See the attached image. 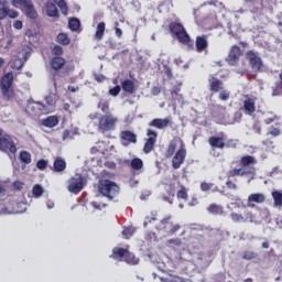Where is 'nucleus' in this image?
<instances>
[{
	"label": "nucleus",
	"instance_id": "22",
	"mask_svg": "<svg viewBox=\"0 0 282 282\" xmlns=\"http://www.w3.org/2000/svg\"><path fill=\"white\" fill-rule=\"evenodd\" d=\"M221 89H224V82L215 76H212L209 78V91L217 94V91H221Z\"/></svg>",
	"mask_w": 282,
	"mask_h": 282
},
{
	"label": "nucleus",
	"instance_id": "50",
	"mask_svg": "<svg viewBox=\"0 0 282 282\" xmlns=\"http://www.w3.org/2000/svg\"><path fill=\"white\" fill-rule=\"evenodd\" d=\"M152 221H158V217L155 216V214H152L151 216L145 217L143 227L147 228L149 226V224H151Z\"/></svg>",
	"mask_w": 282,
	"mask_h": 282
},
{
	"label": "nucleus",
	"instance_id": "10",
	"mask_svg": "<svg viewBox=\"0 0 282 282\" xmlns=\"http://www.w3.org/2000/svg\"><path fill=\"white\" fill-rule=\"evenodd\" d=\"M181 226L171 221V216L162 219L159 225V229L166 232V235H175L180 230Z\"/></svg>",
	"mask_w": 282,
	"mask_h": 282
},
{
	"label": "nucleus",
	"instance_id": "57",
	"mask_svg": "<svg viewBox=\"0 0 282 282\" xmlns=\"http://www.w3.org/2000/svg\"><path fill=\"white\" fill-rule=\"evenodd\" d=\"M281 134V130L279 128H271V130L269 131V135H273L274 138H276V135Z\"/></svg>",
	"mask_w": 282,
	"mask_h": 282
},
{
	"label": "nucleus",
	"instance_id": "26",
	"mask_svg": "<svg viewBox=\"0 0 282 282\" xmlns=\"http://www.w3.org/2000/svg\"><path fill=\"white\" fill-rule=\"evenodd\" d=\"M42 127H46L47 129H54V127H58V117L48 116L41 120Z\"/></svg>",
	"mask_w": 282,
	"mask_h": 282
},
{
	"label": "nucleus",
	"instance_id": "14",
	"mask_svg": "<svg viewBox=\"0 0 282 282\" xmlns=\"http://www.w3.org/2000/svg\"><path fill=\"white\" fill-rule=\"evenodd\" d=\"M239 58H241V48L237 45H232L226 57V62L228 65L235 66L239 63Z\"/></svg>",
	"mask_w": 282,
	"mask_h": 282
},
{
	"label": "nucleus",
	"instance_id": "54",
	"mask_svg": "<svg viewBox=\"0 0 282 282\" xmlns=\"http://www.w3.org/2000/svg\"><path fill=\"white\" fill-rule=\"evenodd\" d=\"M155 232H153V231H148L147 234H145V236H144V239H145V241H153V239H155Z\"/></svg>",
	"mask_w": 282,
	"mask_h": 282
},
{
	"label": "nucleus",
	"instance_id": "63",
	"mask_svg": "<svg viewBox=\"0 0 282 282\" xmlns=\"http://www.w3.org/2000/svg\"><path fill=\"white\" fill-rule=\"evenodd\" d=\"M265 124H272L274 122V118H268L264 120Z\"/></svg>",
	"mask_w": 282,
	"mask_h": 282
},
{
	"label": "nucleus",
	"instance_id": "60",
	"mask_svg": "<svg viewBox=\"0 0 282 282\" xmlns=\"http://www.w3.org/2000/svg\"><path fill=\"white\" fill-rule=\"evenodd\" d=\"M161 91H162V88H160V86H154L152 88V95L153 96H158Z\"/></svg>",
	"mask_w": 282,
	"mask_h": 282
},
{
	"label": "nucleus",
	"instance_id": "3",
	"mask_svg": "<svg viewBox=\"0 0 282 282\" xmlns=\"http://www.w3.org/2000/svg\"><path fill=\"white\" fill-rule=\"evenodd\" d=\"M14 74L12 72L6 73L0 79V89L2 94L3 100L10 102V100H14Z\"/></svg>",
	"mask_w": 282,
	"mask_h": 282
},
{
	"label": "nucleus",
	"instance_id": "56",
	"mask_svg": "<svg viewBox=\"0 0 282 282\" xmlns=\"http://www.w3.org/2000/svg\"><path fill=\"white\" fill-rule=\"evenodd\" d=\"M109 94H110V96H118V94H120V86H115V87L110 88Z\"/></svg>",
	"mask_w": 282,
	"mask_h": 282
},
{
	"label": "nucleus",
	"instance_id": "1",
	"mask_svg": "<svg viewBox=\"0 0 282 282\" xmlns=\"http://www.w3.org/2000/svg\"><path fill=\"white\" fill-rule=\"evenodd\" d=\"M239 164L241 167H235L228 172V180L226 182L227 188L230 191H237V183L232 182L230 177H246L251 176V180H254L257 175V159L252 155H243L240 158Z\"/></svg>",
	"mask_w": 282,
	"mask_h": 282
},
{
	"label": "nucleus",
	"instance_id": "48",
	"mask_svg": "<svg viewBox=\"0 0 282 282\" xmlns=\"http://www.w3.org/2000/svg\"><path fill=\"white\" fill-rule=\"evenodd\" d=\"M45 104L51 108V110L54 111V107H56V101L54 100V97L52 96H46L45 97Z\"/></svg>",
	"mask_w": 282,
	"mask_h": 282
},
{
	"label": "nucleus",
	"instance_id": "49",
	"mask_svg": "<svg viewBox=\"0 0 282 282\" xmlns=\"http://www.w3.org/2000/svg\"><path fill=\"white\" fill-rule=\"evenodd\" d=\"M180 91H182V89L180 87H174L171 90V96H172L173 100H177V99L182 98V95H180Z\"/></svg>",
	"mask_w": 282,
	"mask_h": 282
},
{
	"label": "nucleus",
	"instance_id": "12",
	"mask_svg": "<svg viewBox=\"0 0 282 282\" xmlns=\"http://www.w3.org/2000/svg\"><path fill=\"white\" fill-rule=\"evenodd\" d=\"M148 139L145 140L144 147H143V153L149 155L153 149H155V142H158V132L154 130L148 129L147 131Z\"/></svg>",
	"mask_w": 282,
	"mask_h": 282
},
{
	"label": "nucleus",
	"instance_id": "28",
	"mask_svg": "<svg viewBox=\"0 0 282 282\" xmlns=\"http://www.w3.org/2000/svg\"><path fill=\"white\" fill-rule=\"evenodd\" d=\"M265 202V195L261 193L250 194L248 196L249 204H263Z\"/></svg>",
	"mask_w": 282,
	"mask_h": 282
},
{
	"label": "nucleus",
	"instance_id": "42",
	"mask_svg": "<svg viewBox=\"0 0 282 282\" xmlns=\"http://www.w3.org/2000/svg\"><path fill=\"white\" fill-rule=\"evenodd\" d=\"M98 109H100L102 113H109V101L100 99L98 104Z\"/></svg>",
	"mask_w": 282,
	"mask_h": 282
},
{
	"label": "nucleus",
	"instance_id": "44",
	"mask_svg": "<svg viewBox=\"0 0 282 282\" xmlns=\"http://www.w3.org/2000/svg\"><path fill=\"white\" fill-rule=\"evenodd\" d=\"M162 199L163 202H167V204H173V199H175V192H167V195H163Z\"/></svg>",
	"mask_w": 282,
	"mask_h": 282
},
{
	"label": "nucleus",
	"instance_id": "36",
	"mask_svg": "<svg viewBox=\"0 0 282 282\" xmlns=\"http://www.w3.org/2000/svg\"><path fill=\"white\" fill-rule=\"evenodd\" d=\"M68 28L72 30V32H78L80 29V20L77 18H73L68 21Z\"/></svg>",
	"mask_w": 282,
	"mask_h": 282
},
{
	"label": "nucleus",
	"instance_id": "23",
	"mask_svg": "<svg viewBox=\"0 0 282 282\" xmlns=\"http://www.w3.org/2000/svg\"><path fill=\"white\" fill-rule=\"evenodd\" d=\"M127 250V248L115 247L110 254V259H113L115 261H124Z\"/></svg>",
	"mask_w": 282,
	"mask_h": 282
},
{
	"label": "nucleus",
	"instance_id": "17",
	"mask_svg": "<svg viewBox=\"0 0 282 282\" xmlns=\"http://www.w3.org/2000/svg\"><path fill=\"white\" fill-rule=\"evenodd\" d=\"M230 218L236 224H241L246 221H252V219H254V216L252 215V212L245 209L242 214L231 213Z\"/></svg>",
	"mask_w": 282,
	"mask_h": 282
},
{
	"label": "nucleus",
	"instance_id": "20",
	"mask_svg": "<svg viewBox=\"0 0 282 282\" xmlns=\"http://www.w3.org/2000/svg\"><path fill=\"white\" fill-rule=\"evenodd\" d=\"M67 61L63 56H54L50 61V67L53 69V72H59V69H63L65 67V64Z\"/></svg>",
	"mask_w": 282,
	"mask_h": 282
},
{
	"label": "nucleus",
	"instance_id": "59",
	"mask_svg": "<svg viewBox=\"0 0 282 282\" xmlns=\"http://www.w3.org/2000/svg\"><path fill=\"white\" fill-rule=\"evenodd\" d=\"M13 28L15 30H21V28H23V22H21V20H17L14 23H13Z\"/></svg>",
	"mask_w": 282,
	"mask_h": 282
},
{
	"label": "nucleus",
	"instance_id": "53",
	"mask_svg": "<svg viewBox=\"0 0 282 282\" xmlns=\"http://www.w3.org/2000/svg\"><path fill=\"white\" fill-rule=\"evenodd\" d=\"M228 98H230V91H228V90H223V91L219 94V99H220V100H228Z\"/></svg>",
	"mask_w": 282,
	"mask_h": 282
},
{
	"label": "nucleus",
	"instance_id": "37",
	"mask_svg": "<svg viewBox=\"0 0 282 282\" xmlns=\"http://www.w3.org/2000/svg\"><path fill=\"white\" fill-rule=\"evenodd\" d=\"M207 210L212 215H221L224 213V208L217 204H210Z\"/></svg>",
	"mask_w": 282,
	"mask_h": 282
},
{
	"label": "nucleus",
	"instance_id": "55",
	"mask_svg": "<svg viewBox=\"0 0 282 282\" xmlns=\"http://www.w3.org/2000/svg\"><path fill=\"white\" fill-rule=\"evenodd\" d=\"M116 28H115V34L118 39H122V30L120 28H118V25H120V23L116 22L115 23Z\"/></svg>",
	"mask_w": 282,
	"mask_h": 282
},
{
	"label": "nucleus",
	"instance_id": "41",
	"mask_svg": "<svg viewBox=\"0 0 282 282\" xmlns=\"http://www.w3.org/2000/svg\"><path fill=\"white\" fill-rule=\"evenodd\" d=\"M57 7L59 8V10H61L62 14H64V17H67V14H69V8L67 7V2H65V0H58Z\"/></svg>",
	"mask_w": 282,
	"mask_h": 282
},
{
	"label": "nucleus",
	"instance_id": "30",
	"mask_svg": "<svg viewBox=\"0 0 282 282\" xmlns=\"http://www.w3.org/2000/svg\"><path fill=\"white\" fill-rule=\"evenodd\" d=\"M45 12L47 17H51V18L58 17V9L56 8V4H54V2L45 3Z\"/></svg>",
	"mask_w": 282,
	"mask_h": 282
},
{
	"label": "nucleus",
	"instance_id": "8",
	"mask_svg": "<svg viewBox=\"0 0 282 282\" xmlns=\"http://www.w3.org/2000/svg\"><path fill=\"white\" fill-rule=\"evenodd\" d=\"M67 184V191L73 193V195H78L85 188V177L83 175L72 176Z\"/></svg>",
	"mask_w": 282,
	"mask_h": 282
},
{
	"label": "nucleus",
	"instance_id": "24",
	"mask_svg": "<svg viewBox=\"0 0 282 282\" xmlns=\"http://www.w3.org/2000/svg\"><path fill=\"white\" fill-rule=\"evenodd\" d=\"M65 169H67V162L65 161V159L57 156L55 158L54 162H53V172L54 173H63V171H65Z\"/></svg>",
	"mask_w": 282,
	"mask_h": 282
},
{
	"label": "nucleus",
	"instance_id": "16",
	"mask_svg": "<svg viewBox=\"0 0 282 282\" xmlns=\"http://www.w3.org/2000/svg\"><path fill=\"white\" fill-rule=\"evenodd\" d=\"M31 109L33 116H47V113H52V111H54L50 106H46V104L41 101L33 102Z\"/></svg>",
	"mask_w": 282,
	"mask_h": 282
},
{
	"label": "nucleus",
	"instance_id": "43",
	"mask_svg": "<svg viewBox=\"0 0 282 282\" xmlns=\"http://www.w3.org/2000/svg\"><path fill=\"white\" fill-rule=\"evenodd\" d=\"M32 194L33 197H41V195H43V186H41L40 184L34 185Z\"/></svg>",
	"mask_w": 282,
	"mask_h": 282
},
{
	"label": "nucleus",
	"instance_id": "47",
	"mask_svg": "<svg viewBox=\"0 0 282 282\" xmlns=\"http://www.w3.org/2000/svg\"><path fill=\"white\" fill-rule=\"evenodd\" d=\"M242 259H245V261H252V259H257V254L254 253V251H245L242 254Z\"/></svg>",
	"mask_w": 282,
	"mask_h": 282
},
{
	"label": "nucleus",
	"instance_id": "64",
	"mask_svg": "<svg viewBox=\"0 0 282 282\" xmlns=\"http://www.w3.org/2000/svg\"><path fill=\"white\" fill-rule=\"evenodd\" d=\"M253 129L256 130V132H258L259 134H261V128L258 127L257 124L253 127Z\"/></svg>",
	"mask_w": 282,
	"mask_h": 282
},
{
	"label": "nucleus",
	"instance_id": "39",
	"mask_svg": "<svg viewBox=\"0 0 282 282\" xmlns=\"http://www.w3.org/2000/svg\"><path fill=\"white\" fill-rule=\"evenodd\" d=\"M176 149H177V143H175L174 141H171L165 152V158H173V155H175Z\"/></svg>",
	"mask_w": 282,
	"mask_h": 282
},
{
	"label": "nucleus",
	"instance_id": "34",
	"mask_svg": "<svg viewBox=\"0 0 282 282\" xmlns=\"http://www.w3.org/2000/svg\"><path fill=\"white\" fill-rule=\"evenodd\" d=\"M102 36H105V22H99L97 24L96 33H95V39L97 41H102Z\"/></svg>",
	"mask_w": 282,
	"mask_h": 282
},
{
	"label": "nucleus",
	"instance_id": "13",
	"mask_svg": "<svg viewBox=\"0 0 282 282\" xmlns=\"http://www.w3.org/2000/svg\"><path fill=\"white\" fill-rule=\"evenodd\" d=\"M17 19L19 17V12L10 9L8 6V1L0 0V21H3L4 19Z\"/></svg>",
	"mask_w": 282,
	"mask_h": 282
},
{
	"label": "nucleus",
	"instance_id": "38",
	"mask_svg": "<svg viewBox=\"0 0 282 282\" xmlns=\"http://www.w3.org/2000/svg\"><path fill=\"white\" fill-rule=\"evenodd\" d=\"M57 43H59V45H69V43H72V40L66 33H59L57 35Z\"/></svg>",
	"mask_w": 282,
	"mask_h": 282
},
{
	"label": "nucleus",
	"instance_id": "45",
	"mask_svg": "<svg viewBox=\"0 0 282 282\" xmlns=\"http://www.w3.org/2000/svg\"><path fill=\"white\" fill-rule=\"evenodd\" d=\"M133 232H135V229H133L132 227H126L122 230V235L126 239H131V237H133Z\"/></svg>",
	"mask_w": 282,
	"mask_h": 282
},
{
	"label": "nucleus",
	"instance_id": "46",
	"mask_svg": "<svg viewBox=\"0 0 282 282\" xmlns=\"http://www.w3.org/2000/svg\"><path fill=\"white\" fill-rule=\"evenodd\" d=\"M52 54L53 56H63L64 54L63 46L58 44L54 45L52 48Z\"/></svg>",
	"mask_w": 282,
	"mask_h": 282
},
{
	"label": "nucleus",
	"instance_id": "19",
	"mask_svg": "<svg viewBox=\"0 0 282 282\" xmlns=\"http://www.w3.org/2000/svg\"><path fill=\"white\" fill-rule=\"evenodd\" d=\"M195 50L198 54H202V52L208 51V35L203 34V35L196 36Z\"/></svg>",
	"mask_w": 282,
	"mask_h": 282
},
{
	"label": "nucleus",
	"instance_id": "7",
	"mask_svg": "<svg viewBox=\"0 0 282 282\" xmlns=\"http://www.w3.org/2000/svg\"><path fill=\"white\" fill-rule=\"evenodd\" d=\"M0 151L3 153H11L14 155L17 153V144L10 134L3 135V130L0 129Z\"/></svg>",
	"mask_w": 282,
	"mask_h": 282
},
{
	"label": "nucleus",
	"instance_id": "27",
	"mask_svg": "<svg viewBox=\"0 0 282 282\" xmlns=\"http://www.w3.org/2000/svg\"><path fill=\"white\" fill-rule=\"evenodd\" d=\"M121 88L126 94H135V83L131 79H124L121 83Z\"/></svg>",
	"mask_w": 282,
	"mask_h": 282
},
{
	"label": "nucleus",
	"instance_id": "61",
	"mask_svg": "<svg viewBox=\"0 0 282 282\" xmlns=\"http://www.w3.org/2000/svg\"><path fill=\"white\" fill-rule=\"evenodd\" d=\"M165 76H167V78H173V70H171L170 67L165 69Z\"/></svg>",
	"mask_w": 282,
	"mask_h": 282
},
{
	"label": "nucleus",
	"instance_id": "25",
	"mask_svg": "<svg viewBox=\"0 0 282 282\" xmlns=\"http://www.w3.org/2000/svg\"><path fill=\"white\" fill-rule=\"evenodd\" d=\"M120 138L123 142H128V144H135L138 142V135L129 130L121 131Z\"/></svg>",
	"mask_w": 282,
	"mask_h": 282
},
{
	"label": "nucleus",
	"instance_id": "21",
	"mask_svg": "<svg viewBox=\"0 0 282 282\" xmlns=\"http://www.w3.org/2000/svg\"><path fill=\"white\" fill-rule=\"evenodd\" d=\"M170 124H173V121L171 119H153L150 121L149 127H154L155 129H166V127H170Z\"/></svg>",
	"mask_w": 282,
	"mask_h": 282
},
{
	"label": "nucleus",
	"instance_id": "2",
	"mask_svg": "<svg viewBox=\"0 0 282 282\" xmlns=\"http://www.w3.org/2000/svg\"><path fill=\"white\" fill-rule=\"evenodd\" d=\"M169 30L172 36H175L181 45H185V47L191 51L195 50V42L191 39V35H188V32H186V29L182 23L170 22Z\"/></svg>",
	"mask_w": 282,
	"mask_h": 282
},
{
	"label": "nucleus",
	"instance_id": "31",
	"mask_svg": "<svg viewBox=\"0 0 282 282\" xmlns=\"http://www.w3.org/2000/svg\"><path fill=\"white\" fill-rule=\"evenodd\" d=\"M279 78L280 80L275 82L274 86L271 88L272 89L271 96L273 97L282 96V70L279 74Z\"/></svg>",
	"mask_w": 282,
	"mask_h": 282
},
{
	"label": "nucleus",
	"instance_id": "62",
	"mask_svg": "<svg viewBox=\"0 0 282 282\" xmlns=\"http://www.w3.org/2000/svg\"><path fill=\"white\" fill-rule=\"evenodd\" d=\"M91 206H93V208H97V210H100L102 208V205H100L97 202H91Z\"/></svg>",
	"mask_w": 282,
	"mask_h": 282
},
{
	"label": "nucleus",
	"instance_id": "11",
	"mask_svg": "<svg viewBox=\"0 0 282 282\" xmlns=\"http://www.w3.org/2000/svg\"><path fill=\"white\" fill-rule=\"evenodd\" d=\"M185 160H186V148L184 147V143H183L181 148L175 152L174 156L172 158V169L174 170L181 169Z\"/></svg>",
	"mask_w": 282,
	"mask_h": 282
},
{
	"label": "nucleus",
	"instance_id": "15",
	"mask_svg": "<svg viewBox=\"0 0 282 282\" xmlns=\"http://www.w3.org/2000/svg\"><path fill=\"white\" fill-rule=\"evenodd\" d=\"M243 111L247 116H252V113L257 111V97H250V95H245Z\"/></svg>",
	"mask_w": 282,
	"mask_h": 282
},
{
	"label": "nucleus",
	"instance_id": "52",
	"mask_svg": "<svg viewBox=\"0 0 282 282\" xmlns=\"http://www.w3.org/2000/svg\"><path fill=\"white\" fill-rule=\"evenodd\" d=\"M36 166L40 169V171H43V170L47 169V161L40 160V161H37Z\"/></svg>",
	"mask_w": 282,
	"mask_h": 282
},
{
	"label": "nucleus",
	"instance_id": "4",
	"mask_svg": "<svg viewBox=\"0 0 282 282\" xmlns=\"http://www.w3.org/2000/svg\"><path fill=\"white\" fill-rule=\"evenodd\" d=\"M98 191L100 195L107 197V199H116L120 193V186L116 182L110 180H101L98 184Z\"/></svg>",
	"mask_w": 282,
	"mask_h": 282
},
{
	"label": "nucleus",
	"instance_id": "40",
	"mask_svg": "<svg viewBox=\"0 0 282 282\" xmlns=\"http://www.w3.org/2000/svg\"><path fill=\"white\" fill-rule=\"evenodd\" d=\"M20 161L23 162V164H30L32 162V154L28 151L20 152Z\"/></svg>",
	"mask_w": 282,
	"mask_h": 282
},
{
	"label": "nucleus",
	"instance_id": "33",
	"mask_svg": "<svg viewBox=\"0 0 282 282\" xmlns=\"http://www.w3.org/2000/svg\"><path fill=\"white\" fill-rule=\"evenodd\" d=\"M130 167L132 171H142L144 169V162L140 158H134L130 161Z\"/></svg>",
	"mask_w": 282,
	"mask_h": 282
},
{
	"label": "nucleus",
	"instance_id": "5",
	"mask_svg": "<svg viewBox=\"0 0 282 282\" xmlns=\"http://www.w3.org/2000/svg\"><path fill=\"white\" fill-rule=\"evenodd\" d=\"M118 126V117L111 115V113H106L101 115L98 121L97 130L99 133H111Z\"/></svg>",
	"mask_w": 282,
	"mask_h": 282
},
{
	"label": "nucleus",
	"instance_id": "32",
	"mask_svg": "<svg viewBox=\"0 0 282 282\" xmlns=\"http://www.w3.org/2000/svg\"><path fill=\"white\" fill-rule=\"evenodd\" d=\"M271 197L273 199V206L275 208H282V192L278 191V189H274L271 193Z\"/></svg>",
	"mask_w": 282,
	"mask_h": 282
},
{
	"label": "nucleus",
	"instance_id": "9",
	"mask_svg": "<svg viewBox=\"0 0 282 282\" xmlns=\"http://www.w3.org/2000/svg\"><path fill=\"white\" fill-rule=\"evenodd\" d=\"M246 58L249 62V65L253 72H261L263 69V59L259 56V53L254 51H248Z\"/></svg>",
	"mask_w": 282,
	"mask_h": 282
},
{
	"label": "nucleus",
	"instance_id": "6",
	"mask_svg": "<svg viewBox=\"0 0 282 282\" xmlns=\"http://www.w3.org/2000/svg\"><path fill=\"white\" fill-rule=\"evenodd\" d=\"M12 4L14 6V8H20V10H23L24 14L29 19H36L39 17V13H36L32 0H13Z\"/></svg>",
	"mask_w": 282,
	"mask_h": 282
},
{
	"label": "nucleus",
	"instance_id": "18",
	"mask_svg": "<svg viewBox=\"0 0 282 282\" xmlns=\"http://www.w3.org/2000/svg\"><path fill=\"white\" fill-rule=\"evenodd\" d=\"M226 134L224 132H220V137H209L208 138V144L212 147V149H226Z\"/></svg>",
	"mask_w": 282,
	"mask_h": 282
},
{
	"label": "nucleus",
	"instance_id": "35",
	"mask_svg": "<svg viewBox=\"0 0 282 282\" xmlns=\"http://www.w3.org/2000/svg\"><path fill=\"white\" fill-rule=\"evenodd\" d=\"M176 197L177 199H184L185 202H188V189H186L184 185H181Z\"/></svg>",
	"mask_w": 282,
	"mask_h": 282
},
{
	"label": "nucleus",
	"instance_id": "29",
	"mask_svg": "<svg viewBox=\"0 0 282 282\" xmlns=\"http://www.w3.org/2000/svg\"><path fill=\"white\" fill-rule=\"evenodd\" d=\"M123 261L128 263V265H138L140 263V259L135 257L129 249L126 252Z\"/></svg>",
	"mask_w": 282,
	"mask_h": 282
},
{
	"label": "nucleus",
	"instance_id": "51",
	"mask_svg": "<svg viewBox=\"0 0 282 282\" xmlns=\"http://www.w3.org/2000/svg\"><path fill=\"white\" fill-rule=\"evenodd\" d=\"M200 191H203L204 193H207V191H213V183L202 182Z\"/></svg>",
	"mask_w": 282,
	"mask_h": 282
},
{
	"label": "nucleus",
	"instance_id": "58",
	"mask_svg": "<svg viewBox=\"0 0 282 282\" xmlns=\"http://www.w3.org/2000/svg\"><path fill=\"white\" fill-rule=\"evenodd\" d=\"M13 188H15V191H23V182L21 181H15L13 183Z\"/></svg>",
	"mask_w": 282,
	"mask_h": 282
}]
</instances>
